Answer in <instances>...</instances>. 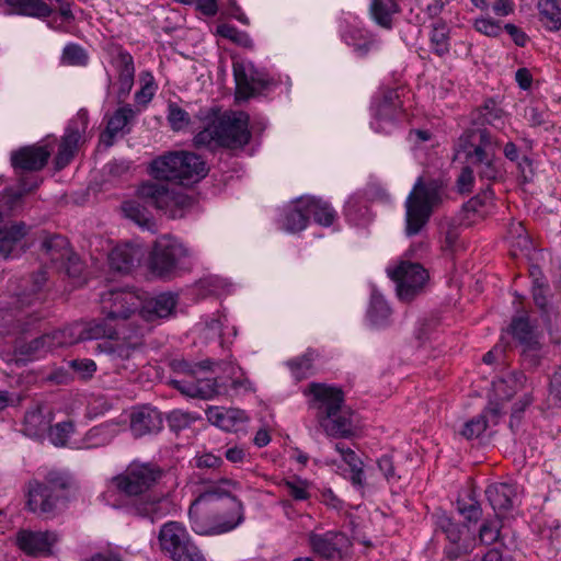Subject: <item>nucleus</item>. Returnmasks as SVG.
<instances>
[{
    "instance_id": "nucleus-46",
    "label": "nucleus",
    "mask_w": 561,
    "mask_h": 561,
    "mask_svg": "<svg viewBox=\"0 0 561 561\" xmlns=\"http://www.w3.org/2000/svg\"><path fill=\"white\" fill-rule=\"evenodd\" d=\"M538 10L540 22L547 30L556 32L561 28V10L557 0H539Z\"/></svg>"
},
{
    "instance_id": "nucleus-62",
    "label": "nucleus",
    "mask_w": 561,
    "mask_h": 561,
    "mask_svg": "<svg viewBox=\"0 0 561 561\" xmlns=\"http://www.w3.org/2000/svg\"><path fill=\"white\" fill-rule=\"evenodd\" d=\"M114 65L118 72V78H135V65L133 56L121 49L115 58Z\"/></svg>"
},
{
    "instance_id": "nucleus-37",
    "label": "nucleus",
    "mask_w": 561,
    "mask_h": 561,
    "mask_svg": "<svg viewBox=\"0 0 561 561\" xmlns=\"http://www.w3.org/2000/svg\"><path fill=\"white\" fill-rule=\"evenodd\" d=\"M442 250L445 253L454 254L463 249L460 240V224L457 219L445 217L438 225Z\"/></svg>"
},
{
    "instance_id": "nucleus-36",
    "label": "nucleus",
    "mask_w": 561,
    "mask_h": 561,
    "mask_svg": "<svg viewBox=\"0 0 561 561\" xmlns=\"http://www.w3.org/2000/svg\"><path fill=\"white\" fill-rule=\"evenodd\" d=\"M139 261V250L129 244L115 247L108 255L111 268L124 274L131 272Z\"/></svg>"
},
{
    "instance_id": "nucleus-45",
    "label": "nucleus",
    "mask_w": 561,
    "mask_h": 561,
    "mask_svg": "<svg viewBox=\"0 0 561 561\" xmlns=\"http://www.w3.org/2000/svg\"><path fill=\"white\" fill-rule=\"evenodd\" d=\"M458 513L469 523H477L482 517V507L474 491L468 490L456 502Z\"/></svg>"
},
{
    "instance_id": "nucleus-30",
    "label": "nucleus",
    "mask_w": 561,
    "mask_h": 561,
    "mask_svg": "<svg viewBox=\"0 0 561 561\" xmlns=\"http://www.w3.org/2000/svg\"><path fill=\"white\" fill-rule=\"evenodd\" d=\"M219 111L216 107L201 110L198 118L207 122L206 126L193 138V145L196 149L206 148L215 150L219 146V135L217 129V115Z\"/></svg>"
},
{
    "instance_id": "nucleus-1",
    "label": "nucleus",
    "mask_w": 561,
    "mask_h": 561,
    "mask_svg": "<svg viewBox=\"0 0 561 561\" xmlns=\"http://www.w3.org/2000/svg\"><path fill=\"white\" fill-rule=\"evenodd\" d=\"M231 479L218 478L209 482L191 504L188 517L192 529L203 536L228 533L244 520L243 504L227 488H236Z\"/></svg>"
},
{
    "instance_id": "nucleus-54",
    "label": "nucleus",
    "mask_w": 561,
    "mask_h": 561,
    "mask_svg": "<svg viewBox=\"0 0 561 561\" xmlns=\"http://www.w3.org/2000/svg\"><path fill=\"white\" fill-rule=\"evenodd\" d=\"M314 355L316 353L309 350L302 356L287 362L288 368L297 380H301L307 377L308 373L312 368Z\"/></svg>"
},
{
    "instance_id": "nucleus-21",
    "label": "nucleus",
    "mask_w": 561,
    "mask_h": 561,
    "mask_svg": "<svg viewBox=\"0 0 561 561\" xmlns=\"http://www.w3.org/2000/svg\"><path fill=\"white\" fill-rule=\"evenodd\" d=\"M503 110L497 105L496 101L492 98L486 99L483 104L470 114V126L463 129V131H477L488 133L489 136L495 141V153L501 147V141L496 135H494L488 126H495V122L503 117Z\"/></svg>"
},
{
    "instance_id": "nucleus-5",
    "label": "nucleus",
    "mask_w": 561,
    "mask_h": 561,
    "mask_svg": "<svg viewBox=\"0 0 561 561\" xmlns=\"http://www.w3.org/2000/svg\"><path fill=\"white\" fill-rule=\"evenodd\" d=\"M46 283V273L38 272L32 276V290L16 295L13 306L0 310V334H24L35 329L44 318L39 311L41 290Z\"/></svg>"
},
{
    "instance_id": "nucleus-12",
    "label": "nucleus",
    "mask_w": 561,
    "mask_h": 561,
    "mask_svg": "<svg viewBox=\"0 0 561 561\" xmlns=\"http://www.w3.org/2000/svg\"><path fill=\"white\" fill-rule=\"evenodd\" d=\"M130 325L133 327L131 330H123L118 337L105 340L96 346V351L106 357L116 373L128 368L126 363L131 359L134 353L142 343L141 339L145 335L146 327L134 323H130Z\"/></svg>"
},
{
    "instance_id": "nucleus-42",
    "label": "nucleus",
    "mask_w": 561,
    "mask_h": 561,
    "mask_svg": "<svg viewBox=\"0 0 561 561\" xmlns=\"http://www.w3.org/2000/svg\"><path fill=\"white\" fill-rule=\"evenodd\" d=\"M344 42L354 48L358 56H366L375 45V36L367 30L348 27L343 34Z\"/></svg>"
},
{
    "instance_id": "nucleus-15",
    "label": "nucleus",
    "mask_w": 561,
    "mask_h": 561,
    "mask_svg": "<svg viewBox=\"0 0 561 561\" xmlns=\"http://www.w3.org/2000/svg\"><path fill=\"white\" fill-rule=\"evenodd\" d=\"M389 277L396 283L398 298L409 302L423 289L428 279L427 271L420 264L402 261L393 270L388 268Z\"/></svg>"
},
{
    "instance_id": "nucleus-48",
    "label": "nucleus",
    "mask_w": 561,
    "mask_h": 561,
    "mask_svg": "<svg viewBox=\"0 0 561 561\" xmlns=\"http://www.w3.org/2000/svg\"><path fill=\"white\" fill-rule=\"evenodd\" d=\"M208 421L217 427L230 431L237 420H240L241 412L238 410H225L221 408H209L206 412Z\"/></svg>"
},
{
    "instance_id": "nucleus-53",
    "label": "nucleus",
    "mask_w": 561,
    "mask_h": 561,
    "mask_svg": "<svg viewBox=\"0 0 561 561\" xmlns=\"http://www.w3.org/2000/svg\"><path fill=\"white\" fill-rule=\"evenodd\" d=\"M89 56L83 47L78 44H67L62 49L61 62L68 66H85Z\"/></svg>"
},
{
    "instance_id": "nucleus-41",
    "label": "nucleus",
    "mask_w": 561,
    "mask_h": 561,
    "mask_svg": "<svg viewBox=\"0 0 561 561\" xmlns=\"http://www.w3.org/2000/svg\"><path fill=\"white\" fill-rule=\"evenodd\" d=\"M450 28L443 19H437L431 26L430 44L432 51L438 56L444 57L450 50Z\"/></svg>"
},
{
    "instance_id": "nucleus-64",
    "label": "nucleus",
    "mask_w": 561,
    "mask_h": 561,
    "mask_svg": "<svg viewBox=\"0 0 561 561\" xmlns=\"http://www.w3.org/2000/svg\"><path fill=\"white\" fill-rule=\"evenodd\" d=\"M493 196L492 184L486 183L485 187L481 188L480 193L465 204V209L467 211L478 213L481 207L492 202Z\"/></svg>"
},
{
    "instance_id": "nucleus-43",
    "label": "nucleus",
    "mask_w": 561,
    "mask_h": 561,
    "mask_svg": "<svg viewBox=\"0 0 561 561\" xmlns=\"http://www.w3.org/2000/svg\"><path fill=\"white\" fill-rule=\"evenodd\" d=\"M50 421L39 409L27 411L24 415L23 433L33 438H42L48 432Z\"/></svg>"
},
{
    "instance_id": "nucleus-39",
    "label": "nucleus",
    "mask_w": 561,
    "mask_h": 561,
    "mask_svg": "<svg viewBox=\"0 0 561 561\" xmlns=\"http://www.w3.org/2000/svg\"><path fill=\"white\" fill-rule=\"evenodd\" d=\"M536 328V321L531 322L529 316L524 312L512 318L508 332L523 346L534 341H539Z\"/></svg>"
},
{
    "instance_id": "nucleus-38",
    "label": "nucleus",
    "mask_w": 561,
    "mask_h": 561,
    "mask_svg": "<svg viewBox=\"0 0 561 561\" xmlns=\"http://www.w3.org/2000/svg\"><path fill=\"white\" fill-rule=\"evenodd\" d=\"M308 224L307 201L306 197H301L284 211L282 227L288 232L296 233L306 229Z\"/></svg>"
},
{
    "instance_id": "nucleus-4",
    "label": "nucleus",
    "mask_w": 561,
    "mask_h": 561,
    "mask_svg": "<svg viewBox=\"0 0 561 561\" xmlns=\"http://www.w3.org/2000/svg\"><path fill=\"white\" fill-rule=\"evenodd\" d=\"M311 407L318 411V420L324 432L332 437L347 438L353 435L352 414L343 409L344 392L337 387L312 382Z\"/></svg>"
},
{
    "instance_id": "nucleus-27",
    "label": "nucleus",
    "mask_w": 561,
    "mask_h": 561,
    "mask_svg": "<svg viewBox=\"0 0 561 561\" xmlns=\"http://www.w3.org/2000/svg\"><path fill=\"white\" fill-rule=\"evenodd\" d=\"M162 427V415L157 409L144 407L131 413L130 432L135 437L158 434Z\"/></svg>"
},
{
    "instance_id": "nucleus-7",
    "label": "nucleus",
    "mask_w": 561,
    "mask_h": 561,
    "mask_svg": "<svg viewBox=\"0 0 561 561\" xmlns=\"http://www.w3.org/2000/svg\"><path fill=\"white\" fill-rule=\"evenodd\" d=\"M443 185L436 180L425 182L419 178L405 201V233L409 237L421 232L434 209L442 203Z\"/></svg>"
},
{
    "instance_id": "nucleus-18",
    "label": "nucleus",
    "mask_w": 561,
    "mask_h": 561,
    "mask_svg": "<svg viewBox=\"0 0 561 561\" xmlns=\"http://www.w3.org/2000/svg\"><path fill=\"white\" fill-rule=\"evenodd\" d=\"M217 129L219 135V146L225 148H241L245 146L251 138L249 130V115L239 112L231 115L217 116Z\"/></svg>"
},
{
    "instance_id": "nucleus-47",
    "label": "nucleus",
    "mask_w": 561,
    "mask_h": 561,
    "mask_svg": "<svg viewBox=\"0 0 561 561\" xmlns=\"http://www.w3.org/2000/svg\"><path fill=\"white\" fill-rule=\"evenodd\" d=\"M125 217L133 220L139 227L151 230L154 226L150 213L137 201H126L122 205Z\"/></svg>"
},
{
    "instance_id": "nucleus-28",
    "label": "nucleus",
    "mask_w": 561,
    "mask_h": 561,
    "mask_svg": "<svg viewBox=\"0 0 561 561\" xmlns=\"http://www.w3.org/2000/svg\"><path fill=\"white\" fill-rule=\"evenodd\" d=\"M516 495L517 488L513 483H494L485 490V496L497 517L505 516L513 508Z\"/></svg>"
},
{
    "instance_id": "nucleus-3",
    "label": "nucleus",
    "mask_w": 561,
    "mask_h": 561,
    "mask_svg": "<svg viewBox=\"0 0 561 561\" xmlns=\"http://www.w3.org/2000/svg\"><path fill=\"white\" fill-rule=\"evenodd\" d=\"M163 476L164 470L154 462L133 461L123 473L112 478V484L119 494L133 499L131 514L154 523L169 513L167 497L150 493Z\"/></svg>"
},
{
    "instance_id": "nucleus-32",
    "label": "nucleus",
    "mask_w": 561,
    "mask_h": 561,
    "mask_svg": "<svg viewBox=\"0 0 561 561\" xmlns=\"http://www.w3.org/2000/svg\"><path fill=\"white\" fill-rule=\"evenodd\" d=\"M42 250L51 256V260L68 259L71 266L67 268V272L71 276H77L81 272V265L75 255L70 254L69 242L66 237L60 234L47 236L42 241Z\"/></svg>"
},
{
    "instance_id": "nucleus-34",
    "label": "nucleus",
    "mask_w": 561,
    "mask_h": 561,
    "mask_svg": "<svg viewBox=\"0 0 561 561\" xmlns=\"http://www.w3.org/2000/svg\"><path fill=\"white\" fill-rule=\"evenodd\" d=\"M9 8L5 11L8 15H24L37 19L50 16L53 10L43 0H3Z\"/></svg>"
},
{
    "instance_id": "nucleus-14",
    "label": "nucleus",
    "mask_w": 561,
    "mask_h": 561,
    "mask_svg": "<svg viewBox=\"0 0 561 561\" xmlns=\"http://www.w3.org/2000/svg\"><path fill=\"white\" fill-rule=\"evenodd\" d=\"M188 255V250L174 237L162 236L154 242L149 266L160 277L169 276Z\"/></svg>"
},
{
    "instance_id": "nucleus-35",
    "label": "nucleus",
    "mask_w": 561,
    "mask_h": 561,
    "mask_svg": "<svg viewBox=\"0 0 561 561\" xmlns=\"http://www.w3.org/2000/svg\"><path fill=\"white\" fill-rule=\"evenodd\" d=\"M528 378L523 371L514 370L493 381L499 399L510 401L517 392L526 389Z\"/></svg>"
},
{
    "instance_id": "nucleus-9",
    "label": "nucleus",
    "mask_w": 561,
    "mask_h": 561,
    "mask_svg": "<svg viewBox=\"0 0 561 561\" xmlns=\"http://www.w3.org/2000/svg\"><path fill=\"white\" fill-rule=\"evenodd\" d=\"M405 116L398 89L379 90L370 103V127L375 133L390 135L400 127Z\"/></svg>"
},
{
    "instance_id": "nucleus-8",
    "label": "nucleus",
    "mask_w": 561,
    "mask_h": 561,
    "mask_svg": "<svg viewBox=\"0 0 561 561\" xmlns=\"http://www.w3.org/2000/svg\"><path fill=\"white\" fill-rule=\"evenodd\" d=\"M70 486V478L60 471H49L43 481L32 480L27 484V503L30 512L51 518L60 502L66 501L65 492Z\"/></svg>"
},
{
    "instance_id": "nucleus-11",
    "label": "nucleus",
    "mask_w": 561,
    "mask_h": 561,
    "mask_svg": "<svg viewBox=\"0 0 561 561\" xmlns=\"http://www.w3.org/2000/svg\"><path fill=\"white\" fill-rule=\"evenodd\" d=\"M141 297L128 288H113L101 294V314L123 330H131V316L138 311Z\"/></svg>"
},
{
    "instance_id": "nucleus-33",
    "label": "nucleus",
    "mask_w": 561,
    "mask_h": 561,
    "mask_svg": "<svg viewBox=\"0 0 561 561\" xmlns=\"http://www.w3.org/2000/svg\"><path fill=\"white\" fill-rule=\"evenodd\" d=\"M400 3L394 0H370L368 15L380 28L391 31L394 26L396 16L401 13Z\"/></svg>"
},
{
    "instance_id": "nucleus-63",
    "label": "nucleus",
    "mask_w": 561,
    "mask_h": 561,
    "mask_svg": "<svg viewBox=\"0 0 561 561\" xmlns=\"http://www.w3.org/2000/svg\"><path fill=\"white\" fill-rule=\"evenodd\" d=\"M534 402V397L531 392H526L523 397H520L512 407L511 417H510V427L514 431L522 421L523 414L525 410L530 407Z\"/></svg>"
},
{
    "instance_id": "nucleus-50",
    "label": "nucleus",
    "mask_w": 561,
    "mask_h": 561,
    "mask_svg": "<svg viewBox=\"0 0 561 561\" xmlns=\"http://www.w3.org/2000/svg\"><path fill=\"white\" fill-rule=\"evenodd\" d=\"M67 366L82 381L91 380L98 370L96 363L91 358H73L67 362Z\"/></svg>"
},
{
    "instance_id": "nucleus-19",
    "label": "nucleus",
    "mask_w": 561,
    "mask_h": 561,
    "mask_svg": "<svg viewBox=\"0 0 561 561\" xmlns=\"http://www.w3.org/2000/svg\"><path fill=\"white\" fill-rule=\"evenodd\" d=\"M67 345L64 329L53 330L28 342H18L14 353L19 360L31 362L44 357L48 352Z\"/></svg>"
},
{
    "instance_id": "nucleus-26",
    "label": "nucleus",
    "mask_w": 561,
    "mask_h": 561,
    "mask_svg": "<svg viewBox=\"0 0 561 561\" xmlns=\"http://www.w3.org/2000/svg\"><path fill=\"white\" fill-rule=\"evenodd\" d=\"M28 229L23 221L0 228V255L5 259L19 256L24 251L22 241Z\"/></svg>"
},
{
    "instance_id": "nucleus-49",
    "label": "nucleus",
    "mask_w": 561,
    "mask_h": 561,
    "mask_svg": "<svg viewBox=\"0 0 561 561\" xmlns=\"http://www.w3.org/2000/svg\"><path fill=\"white\" fill-rule=\"evenodd\" d=\"M520 358L522 364L526 369H536L541 365V360L545 356L543 345L540 341H534L526 345L520 346Z\"/></svg>"
},
{
    "instance_id": "nucleus-57",
    "label": "nucleus",
    "mask_w": 561,
    "mask_h": 561,
    "mask_svg": "<svg viewBox=\"0 0 561 561\" xmlns=\"http://www.w3.org/2000/svg\"><path fill=\"white\" fill-rule=\"evenodd\" d=\"M73 432V423L65 421L49 427L48 438L55 446H65L70 434Z\"/></svg>"
},
{
    "instance_id": "nucleus-2",
    "label": "nucleus",
    "mask_w": 561,
    "mask_h": 561,
    "mask_svg": "<svg viewBox=\"0 0 561 561\" xmlns=\"http://www.w3.org/2000/svg\"><path fill=\"white\" fill-rule=\"evenodd\" d=\"M456 158L462 159V168L457 187L461 194L471 193L476 176L480 181L494 184L505 176L501 158L495 153V141L484 131H462L454 146Z\"/></svg>"
},
{
    "instance_id": "nucleus-24",
    "label": "nucleus",
    "mask_w": 561,
    "mask_h": 561,
    "mask_svg": "<svg viewBox=\"0 0 561 561\" xmlns=\"http://www.w3.org/2000/svg\"><path fill=\"white\" fill-rule=\"evenodd\" d=\"M158 540L163 552L174 560L192 541L185 527L178 522L165 523L159 531Z\"/></svg>"
},
{
    "instance_id": "nucleus-61",
    "label": "nucleus",
    "mask_w": 561,
    "mask_h": 561,
    "mask_svg": "<svg viewBox=\"0 0 561 561\" xmlns=\"http://www.w3.org/2000/svg\"><path fill=\"white\" fill-rule=\"evenodd\" d=\"M486 427V414H479L463 424L460 434L467 439H473L478 438Z\"/></svg>"
},
{
    "instance_id": "nucleus-17",
    "label": "nucleus",
    "mask_w": 561,
    "mask_h": 561,
    "mask_svg": "<svg viewBox=\"0 0 561 561\" xmlns=\"http://www.w3.org/2000/svg\"><path fill=\"white\" fill-rule=\"evenodd\" d=\"M64 332L67 339V345H72L80 341L88 340H113L118 337L123 332L122 328L117 324L112 323L106 317L101 319H93L87 322H76L66 328Z\"/></svg>"
},
{
    "instance_id": "nucleus-31",
    "label": "nucleus",
    "mask_w": 561,
    "mask_h": 561,
    "mask_svg": "<svg viewBox=\"0 0 561 561\" xmlns=\"http://www.w3.org/2000/svg\"><path fill=\"white\" fill-rule=\"evenodd\" d=\"M193 379H171L169 383L190 398L210 399L219 393L216 379L196 378L195 381Z\"/></svg>"
},
{
    "instance_id": "nucleus-20",
    "label": "nucleus",
    "mask_w": 561,
    "mask_h": 561,
    "mask_svg": "<svg viewBox=\"0 0 561 561\" xmlns=\"http://www.w3.org/2000/svg\"><path fill=\"white\" fill-rule=\"evenodd\" d=\"M308 545L311 551L327 560H341L344 551L351 546L348 537L342 531H327L308 535Z\"/></svg>"
},
{
    "instance_id": "nucleus-51",
    "label": "nucleus",
    "mask_w": 561,
    "mask_h": 561,
    "mask_svg": "<svg viewBox=\"0 0 561 561\" xmlns=\"http://www.w3.org/2000/svg\"><path fill=\"white\" fill-rule=\"evenodd\" d=\"M217 34L224 38L230 39L234 44L244 47V48H253L254 43L250 35L244 32L238 30L236 26L230 24H219L217 26Z\"/></svg>"
},
{
    "instance_id": "nucleus-13",
    "label": "nucleus",
    "mask_w": 561,
    "mask_h": 561,
    "mask_svg": "<svg viewBox=\"0 0 561 561\" xmlns=\"http://www.w3.org/2000/svg\"><path fill=\"white\" fill-rule=\"evenodd\" d=\"M138 196L149 206L164 211L170 218H179L192 203L183 193L170 190L165 184L147 182L137 190Z\"/></svg>"
},
{
    "instance_id": "nucleus-10",
    "label": "nucleus",
    "mask_w": 561,
    "mask_h": 561,
    "mask_svg": "<svg viewBox=\"0 0 561 561\" xmlns=\"http://www.w3.org/2000/svg\"><path fill=\"white\" fill-rule=\"evenodd\" d=\"M435 534H443L448 545L444 548L445 557L450 561L467 556L473 548V538L465 523L457 522L449 513L436 508L431 515Z\"/></svg>"
},
{
    "instance_id": "nucleus-23",
    "label": "nucleus",
    "mask_w": 561,
    "mask_h": 561,
    "mask_svg": "<svg viewBox=\"0 0 561 561\" xmlns=\"http://www.w3.org/2000/svg\"><path fill=\"white\" fill-rule=\"evenodd\" d=\"M58 536L54 531L21 530L16 536L19 548L28 556H49L53 546L57 542Z\"/></svg>"
},
{
    "instance_id": "nucleus-25",
    "label": "nucleus",
    "mask_w": 561,
    "mask_h": 561,
    "mask_svg": "<svg viewBox=\"0 0 561 561\" xmlns=\"http://www.w3.org/2000/svg\"><path fill=\"white\" fill-rule=\"evenodd\" d=\"M178 305V296L172 293H161L154 297L141 298L138 309L139 317L145 321H154L169 317Z\"/></svg>"
},
{
    "instance_id": "nucleus-58",
    "label": "nucleus",
    "mask_w": 561,
    "mask_h": 561,
    "mask_svg": "<svg viewBox=\"0 0 561 561\" xmlns=\"http://www.w3.org/2000/svg\"><path fill=\"white\" fill-rule=\"evenodd\" d=\"M344 211L350 220H356L358 217L364 216L367 211L364 194L356 192L350 196L345 203Z\"/></svg>"
},
{
    "instance_id": "nucleus-44",
    "label": "nucleus",
    "mask_w": 561,
    "mask_h": 561,
    "mask_svg": "<svg viewBox=\"0 0 561 561\" xmlns=\"http://www.w3.org/2000/svg\"><path fill=\"white\" fill-rule=\"evenodd\" d=\"M390 316L391 308L383 296L377 291H373L369 308L367 310L369 321L376 327H382L388 323Z\"/></svg>"
},
{
    "instance_id": "nucleus-6",
    "label": "nucleus",
    "mask_w": 561,
    "mask_h": 561,
    "mask_svg": "<svg viewBox=\"0 0 561 561\" xmlns=\"http://www.w3.org/2000/svg\"><path fill=\"white\" fill-rule=\"evenodd\" d=\"M206 162L190 151H169L153 159L149 167L150 175L160 181L179 182L187 185L207 175Z\"/></svg>"
},
{
    "instance_id": "nucleus-55",
    "label": "nucleus",
    "mask_w": 561,
    "mask_h": 561,
    "mask_svg": "<svg viewBox=\"0 0 561 561\" xmlns=\"http://www.w3.org/2000/svg\"><path fill=\"white\" fill-rule=\"evenodd\" d=\"M167 119L174 131L184 129L191 123L190 114L174 102L168 105Z\"/></svg>"
},
{
    "instance_id": "nucleus-60",
    "label": "nucleus",
    "mask_w": 561,
    "mask_h": 561,
    "mask_svg": "<svg viewBox=\"0 0 561 561\" xmlns=\"http://www.w3.org/2000/svg\"><path fill=\"white\" fill-rule=\"evenodd\" d=\"M215 362L211 359H205L198 363H190L187 360H179L173 364L175 373H182L190 378H197L196 374L198 370H210Z\"/></svg>"
},
{
    "instance_id": "nucleus-52",
    "label": "nucleus",
    "mask_w": 561,
    "mask_h": 561,
    "mask_svg": "<svg viewBox=\"0 0 561 561\" xmlns=\"http://www.w3.org/2000/svg\"><path fill=\"white\" fill-rule=\"evenodd\" d=\"M283 485L294 501H308L311 497L309 491L310 482L299 477L294 476L293 478L284 479Z\"/></svg>"
},
{
    "instance_id": "nucleus-22",
    "label": "nucleus",
    "mask_w": 561,
    "mask_h": 561,
    "mask_svg": "<svg viewBox=\"0 0 561 561\" xmlns=\"http://www.w3.org/2000/svg\"><path fill=\"white\" fill-rule=\"evenodd\" d=\"M50 154L48 145L25 146L12 152L11 163L15 170L39 171L45 168Z\"/></svg>"
},
{
    "instance_id": "nucleus-29",
    "label": "nucleus",
    "mask_w": 561,
    "mask_h": 561,
    "mask_svg": "<svg viewBox=\"0 0 561 561\" xmlns=\"http://www.w3.org/2000/svg\"><path fill=\"white\" fill-rule=\"evenodd\" d=\"M137 113L138 111L133 108L130 104L118 107L108 118L106 128L101 135V140L110 147L118 133L129 134L131 129L128 125L135 119Z\"/></svg>"
},
{
    "instance_id": "nucleus-16",
    "label": "nucleus",
    "mask_w": 561,
    "mask_h": 561,
    "mask_svg": "<svg viewBox=\"0 0 561 561\" xmlns=\"http://www.w3.org/2000/svg\"><path fill=\"white\" fill-rule=\"evenodd\" d=\"M233 77L237 100H249L276 85V81L273 78L266 72L254 68L253 65H250L247 69L242 64H234Z\"/></svg>"
},
{
    "instance_id": "nucleus-56",
    "label": "nucleus",
    "mask_w": 561,
    "mask_h": 561,
    "mask_svg": "<svg viewBox=\"0 0 561 561\" xmlns=\"http://www.w3.org/2000/svg\"><path fill=\"white\" fill-rule=\"evenodd\" d=\"M502 528L501 517L485 519L479 530V538L482 543L492 545L500 539Z\"/></svg>"
},
{
    "instance_id": "nucleus-59",
    "label": "nucleus",
    "mask_w": 561,
    "mask_h": 561,
    "mask_svg": "<svg viewBox=\"0 0 561 561\" xmlns=\"http://www.w3.org/2000/svg\"><path fill=\"white\" fill-rule=\"evenodd\" d=\"M196 420L197 416L182 410H173L167 415L168 425L175 433L187 428Z\"/></svg>"
},
{
    "instance_id": "nucleus-40",
    "label": "nucleus",
    "mask_w": 561,
    "mask_h": 561,
    "mask_svg": "<svg viewBox=\"0 0 561 561\" xmlns=\"http://www.w3.org/2000/svg\"><path fill=\"white\" fill-rule=\"evenodd\" d=\"M306 201L309 219L312 217L314 222L322 227H331L334 224L337 213L329 202L313 196L306 197Z\"/></svg>"
}]
</instances>
